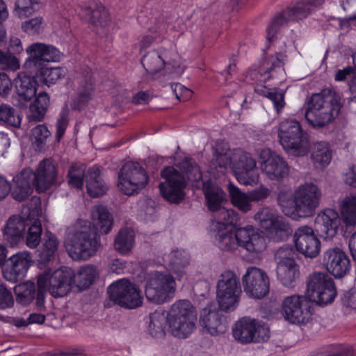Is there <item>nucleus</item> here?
Returning <instances> with one entry per match:
<instances>
[{"mask_svg":"<svg viewBox=\"0 0 356 356\" xmlns=\"http://www.w3.org/2000/svg\"><path fill=\"white\" fill-rule=\"evenodd\" d=\"M29 57L26 65H33L38 68V76L46 85L55 83L65 75V70L61 67H42V63L59 62L63 54L52 44L43 42H35L26 49Z\"/></svg>","mask_w":356,"mask_h":356,"instance_id":"nucleus-1","label":"nucleus"},{"mask_svg":"<svg viewBox=\"0 0 356 356\" xmlns=\"http://www.w3.org/2000/svg\"><path fill=\"white\" fill-rule=\"evenodd\" d=\"M321 191L316 185L305 183L300 186L292 197L285 200V194L278 195V203L284 215L293 220L310 216L319 204Z\"/></svg>","mask_w":356,"mask_h":356,"instance_id":"nucleus-2","label":"nucleus"},{"mask_svg":"<svg viewBox=\"0 0 356 356\" xmlns=\"http://www.w3.org/2000/svg\"><path fill=\"white\" fill-rule=\"evenodd\" d=\"M50 270L38 275V291L36 305L38 308L44 306V293L47 289L49 293L55 297H63L70 291L74 283V273L67 268L57 269L50 275Z\"/></svg>","mask_w":356,"mask_h":356,"instance_id":"nucleus-3","label":"nucleus"},{"mask_svg":"<svg viewBox=\"0 0 356 356\" xmlns=\"http://www.w3.org/2000/svg\"><path fill=\"white\" fill-rule=\"evenodd\" d=\"M99 237L88 225L76 227L67 234L65 242L69 255L76 261L87 260L95 255L100 247Z\"/></svg>","mask_w":356,"mask_h":356,"instance_id":"nucleus-4","label":"nucleus"},{"mask_svg":"<svg viewBox=\"0 0 356 356\" xmlns=\"http://www.w3.org/2000/svg\"><path fill=\"white\" fill-rule=\"evenodd\" d=\"M197 314L189 300H181L173 304L168 314L170 333L175 337L186 339L195 328Z\"/></svg>","mask_w":356,"mask_h":356,"instance_id":"nucleus-5","label":"nucleus"},{"mask_svg":"<svg viewBox=\"0 0 356 356\" xmlns=\"http://www.w3.org/2000/svg\"><path fill=\"white\" fill-rule=\"evenodd\" d=\"M278 136L283 148L296 156H304L309 150V135L300 123L296 120H286L279 127Z\"/></svg>","mask_w":356,"mask_h":356,"instance_id":"nucleus-6","label":"nucleus"},{"mask_svg":"<svg viewBox=\"0 0 356 356\" xmlns=\"http://www.w3.org/2000/svg\"><path fill=\"white\" fill-rule=\"evenodd\" d=\"M337 294L335 284L327 275L314 272L308 277L306 298L309 302L325 306L332 302Z\"/></svg>","mask_w":356,"mask_h":356,"instance_id":"nucleus-7","label":"nucleus"},{"mask_svg":"<svg viewBox=\"0 0 356 356\" xmlns=\"http://www.w3.org/2000/svg\"><path fill=\"white\" fill-rule=\"evenodd\" d=\"M323 0H300L294 5L277 13L268 26V44L270 43L279 29L289 21H297L307 17L314 8L321 6Z\"/></svg>","mask_w":356,"mask_h":356,"instance_id":"nucleus-8","label":"nucleus"},{"mask_svg":"<svg viewBox=\"0 0 356 356\" xmlns=\"http://www.w3.org/2000/svg\"><path fill=\"white\" fill-rule=\"evenodd\" d=\"M241 292L239 280L230 270L222 273L217 283V300L221 310L228 312L236 307Z\"/></svg>","mask_w":356,"mask_h":356,"instance_id":"nucleus-9","label":"nucleus"},{"mask_svg":"<svg viewBox=\"0 0 356 356\" xmlns=\"http://www.w3.org/2000/svg\"><path fill=\"white\" fill-rule=\"evenodd\" d=\"M148 182L145 169L137 162H128L118 173V187L125 195H131L143 189Z\"/></svg>","mask_w":356,"mask_h":356,"instance_id":"nucleus-10","label":"nucleus"},{"mask_svg":"<svg viewBox=\"0 0 356 356\" xmlns=\"http://www.w3.org/2000/svg\"><path fill=\"white\" fill-rule=\"evenodd\" d=\"M175 291V282L170 275L156 272L152 274L145 284V294L151 302L160 305L167 301Z\"/></svg>","mask_w":356,"mask_h":356,"instance_id":"nucleus-11","label":"nucleus"},{"mask_svg":"<svg viewBox=\"0 0 356 356\" xmlns=\"http://www.w3.org/2000/svg\"><path fill=\"white\" fill-rule=\"evenodd\" d=\"M108 293L112 301L125 308L135 309L143 303L140 290L127 280H120L110 285Z\"/></svg>","mask_w":356,"mask_h":356,"instance_id":"nucleus-12","label":"nucleus"},{"mask_svg":"<svg viewBox=\"0 0 356 356\" xmlns=\"http://www.w3.org/2000/svg\"><path fill=\"white\" fill-rule=\"evenodd\" d=\"M161 175L165 179V182L159 184L162 196L170 202H181L184 198V189L186 186L184 176L172 166L163 169Z\"/></svg>","mask_w":356,"mask_h":356,"instance_id":"nucleus-13","label":"nucleus"},{"mask_svg":"<svg viewBox=\"0 0 356 356\" xmlns=\"http://www.w3.org/2000/svg\"><path fill=\"white\" fill-rule=\"evenodd\" d=\"M232 334L234 338L241 343H259L264 341L267 329L264 322L243 317L235 323Z\"/></svg>","mask_w":356,"mask_h":356,"instance_id":"nucleus-14","label":"nucleus"},{"mask_svg":"<svg viewBox=\"0 0 356 356\" xmlns=\"http://www.w3.org/2000/svg\"><path fill=\"white\" fill-rule=\"evenodd\" d=\"M282 312L286 320L294 324H307L312 315L306 298L298 295L288 296L284 300Z\"/></svg>","mask_w":356,"mask_h":356,"instance_id":"nucleus-15","label":"nucleus"},{"mask_svg":"<svg viewBox=\"0 0 356 356\" xmlns=\"http://www.w3.org/2000/svg\"><path fill=\"white\" fill-rule=\"evenodd\" d=\"M291 252V248L282 247L275 254L276 257L281 259L277 266V279L286 287H293L300 275L298 265L295 259L290 257Z\"/></svg>","mask_w":356,"mask_h":356,"instance_id":"nucleus-16","label":"nucleus"},{"mask_svg":"<svg viewBox=\"0 0 356 356\" xmlns=\"http://www.w3.org/2000/svg\"><path fill=\"white\" fill-rule=\"evenodd\" d=\"M293 242L296 250L305 257L313 259L320 253L321 241L311 227H298L293 234Z\"/></svg>","mask_w":356,"mask_h":356,"instance_id":"nucleus-17","label":"nucleus"},{"mask_svg":"<svg viewBox=\"0 0 356 356\" xmlns=\"http://www.w3.org/2000/svg\"><path fill=\"white\" fill-rule=\"evenodd\" d=\"M323 264L327 272L336 278L343 277L350 269L349 257L339 248H330L325 252Z\"/></svg>","mask_w":356,"mask_h":356,"instance_id":"nucleus-18","label":"nucleus"},{"mask_svg":"<svg viewBox=\"0 0 356 356\" xmlns=\"http://www.w3.org/2000/svg\"><path fill=\"white\" fill-rule=\"evenodd\" d=\"M31 257L28 252H19L11 256L3 270L6 280L11 282L22 280L26 275L31 265Z\"/></svg>","mask_w":356,"mask_h":356,"instance_id":"nucleus-19","label":"nucleus"},{"mask_svg":"<svg viewBox=\"0 0 356 356\" xmlns=\"http://www.w3.org/2000/svg\"><path fill=\"white\" fill-rule=\"evenodd\" d=\"M33 174L36 191L44 193L57 181V165L51 159H44L39 163Z\"/></svg>","mask_w":356,"mask_h":356,"instance_id":"nucleus-20","label":"nucleus"},{"mask_svg":"<svg viewBox=\"0 0 356 356\" xmlns=\"http://www.w3.org/2000/svg\"><path fill=\"white\" fill-rule=\"evenodd\" d=\"M340 221L339 213L334 209L327 208L316 217L314 229L321 237L332 238L337 232Z\"/></svg>","mask_w":356,"mask_h":356,"instance_id":"nucleus-21","label":"nucleus"},{"mask_svg":"<svg viewBox=\"0 0 356 356\" xmlns=\"http://www.w3.org/2000/svg\"><path fill=\"white\" fill-rule=\"evenodd\" d=\"M237 248L241 247L249 252L260 253L266 248L265 238L256 232L252 226L241 227L234 232Z\"/></svg>","mask_w":356,"mask_h":356,"instance_id":"nucleus-22","label":"nucleus"},{"mask_svg":"<svg viewBox=\"0 0 356 356\" xmlns=\"http://www.w3.org/2000/svg\"><path fill=\"white\" fill-rule=\"evenodd\" d=\"M265 278L264 271L256 267L249 268L242 279L245 291L254 298H263L267 294Z\"/></svg>","mask_w":356,"mask_h":356,"instance_id":"nucleus-23","label":"nucleus"},{"mask_svg":"<svg viewBox=\"0 0 356 356\" xmlns=\"http://www.w3.org/2000/svg\"><path fill=\"white\" fill-rule=\"evenodd\" d=\"M353 62L356 68V53L353 56ZM348 86L351 97L347 99L343 98L342 95L334 89H323V94L325 96V102L328 104L330 111H341L343 108H347L348 105L356 104V78L351 79Z\"/></svg>","mask_w":356,"mask_h":356,"instance_id":"nucleus-24","label":"nucleus"},{"mask_svg":"<svg viewBox=\"0 0 356 356\" xmlns=\"http://www.w3.org/2000/svg\"><path fill=\"white\" fill-rule=\"evenodd\" d=\"M95 88L90 72L80 81L78 94L72 97L66 104L68 110L81 111L85 110L94 95Z\"/></svg>","mask_w":356,"mask_h":356,"instance_id":"nucleus-25","label":"nucleus"},{"mask_svg":"<svg viewBox=\"0 0 356 356\" xmlns=\"http://www.w3.org/2000/svg\"><path fill=\"white\" fill-rule=\"evenodd\" d=\"M26 220L18 215L10 216L2 227L3 240L10 246L18 245L24 241Z\"/></svg>","mask_w":356,"mask_h":356,"instance_id":"nucleus-26","label":"nucleus"},{"mask_svg":"<svg viewBox=\"0 0 356 356\" xmlns=\"http://www.w3.org/2000/svg\"><path fill=\"white\" fill-rule=\"evenodd\" d=\"M15 186L12 191L13 197L22 202L26 200L35 188V176L31 169H24L13 178Z\"/></svg>","mask_w":356,"mask_h":356,"instance_id":"nucleus-27","label":"nucleus"},{"mask_svg":"<svg viewBox=\"0 0 356 356\" xmlns=\"http://www.w3.org/2000/svg\"><path fill=\"white\" fill-rule=\"evenodd\" d=\"M200 323L213 336L225 333L227 330L226 322L221 312L213 310L209 306L202 309Z\"/></svg>","mask_w":356,"mask_h":356,"instance_id":"nucleus-28","label":"nucleus"},{"mask_svg":"<svg viewBox=\"0 0 356 356\" xmlns=\"http://www.w3.org/2000/svg\"><path fill=\"white\" fill-rule=\"evenodd\" d=\"M268 241L274 242L284 241L291 235L292 229L286 220L280 216L268 214Z\"/></svg>","mask_w":356,"mask_h":356,"instance_id":"nucleus-29","label":"nucleus"},{"mask_svg":"<svg viewBox=\"0 0 356 356\" xmlns=\"http://www.w3.org/2000/svg\"><path fill=\"white\" fill-rule=\"evenodd\" d=\"M86 182L88 193L92 197L104 195L108 188L99 168L95 165L88 169L86 175Z\"/></svg>","mask_w":356,"mask_h":356,"instance_id":"nucleus-30","label":"nucleus"},{"mask_svg":"<svg viewBox=\"0 0 356 356\" xmlns=\"http://www.w3.org/2000/svg\"><path fill=\"white\" fill-rule=\"evenodd\" d=\"M82 11L83 15L95 26L104 28L111 22L109 15L102 3L91 2L86 5Z\"/></svg>","mask_w":356,"mask_h":356,"instance_id":"nucleus-31","label":"nucleus"},{"mask_svg":"<svg viewBox=\"0 0 356 356\" xmlns=\"http://www.w3.org/2000/svg\"><path fill=\"white\" fill-rule=\"evenodd\" d=\"M142 65L147 73L153 75L163 69L165 65H170L175 67V65L170 60H167L164 54L153 50L144 55L141 60Z\"/></svg>","mask_w":356,"mask_h":356,"instance_id":"nucleus-32","label":"nucleus"},{"mask_svg":"<svg viewBox=\"0 0 356 356\" xmlns=\"http://www.w3.org/2000/svg\"><path fill=\"white\" fill-rule=\"evenodd\" d=\"M37 86V81L33 77L19 74L15 79L16 92L20 99L18 102H29L36 94Z\"/></svg>","mask_w":356,"mask_h":356,"instance_id":"nucleus-33","label":"nucleus"},{"mask_svg":"<svg viewBox=\"0 0 356 356\" xmlns=\"http://www.w3.org/2000/svg\"><path fill=\"white\" fill-rule=\"evenodd\" d=\"M289 172L287 162L268 148V179H282Z\"/></svg>","mask_w":356,"mask_h":356,"instance_id":"nucleus-34","label":"nucleus"},{"mask_svg":"<svg viewBox=\"0 0 356 356\" xmlns=\"http://www.w3.org/2000/svg\"><path fill=\"white\" fill-rule=\"evenodd\" d=\"M93 225L96 230L102 234H108L113 225V218L107 208L102 205H96L92 211Z\"/></svg>","mask_w":356,"mask_h":356,"instance_id":"nucleus-35","label":"nucleus"},{"mask_svg":"<svg viewBox=\"0 0 356 356\" xmlns=\"http://www.w3.org/2000/svg\"><path fill=\"white\" fill-rule=\"evenodd\" d=\"M267 68L264 65L250 70L243 79L248 83H255L254 91L258 95L267 97V88L265 83L267 80Z\"/></svg>","mask_w":356,"mask_h":356,"instance_id":"nucleus-36","label":"nucleus"},{"mask_svg":"<svg viewBox=\"0 0 356 356\" xmlns=\"http://www.w3.org/2000/svg\"><path fill=\"white\" fill-rule=\"evenodd\" d=\"M211 231L228 229V226L234 225L238 220V214L233 209H227L225 207L220 208L213 214Z\"/></svg>","mask_w":356,"mask_h":356,"instance_id":"nucleus-37","label":"nucleus"},{"mask_svg":"<svg viewBox=\"0 0 356 356\" xmlns=\"http://www.w3.org/2000/svg\"><path fill=\"white\" fill-rule=\"evenodd\" d=\"M189 256L184 250H174L170 254V266L172 272L179 279L186 273L189 265Z\"/></svg>","mask_w":356,"mask_h":356,"instance_id":"nucleus-38","label":"nucleus"},{"mask_svg":"<svg viewBox=\"0 0 356 356\" xmlns=\"http://www.w3.org/2000/svg\"><path fill=\"white\" fill-rule=\"evenodd\" d=\"M59 242L57 237L49 232L44 235V242L39 250V261L47 263L54 259L55 254L58 250Z\"/></svg>","mask_w":356,"mask_h":356,"instance_id":"nucleus-39","label":"nucleus"},{"mask_svg":"<svg viewBox=\"0 0 356 356\" xmlns=\"http://www.w3.org/2000/svg\"><path fill=\"white\" fill-rule=\"evenodd\" d=\"M216 245L222 251L233 252L237 249L235 234L228 229L213 231Z\"/></svg>","mask_w":356,"mask_h":356,"instance_id":"nucleus-40","label":"nucleus"},{"mask_svg":"<svg viewBox=\"0 0 356 356\" xmlns=\"http://www.w3.org/2000/svg\"><path fill=\"white\" fill-rule=\"evenodd\" d=\"M227 188L234 206L243 213H247L252 209V206L248 194L241 191L238 187L232 183L228 184Z\"/></svg>","mask_w":356,"mask_h":356,"instance_id":"nucleus-41","label":"nucleus"},{"mask_svg":"<svg viewBox=\"0 0 356 356\" xmlns=\"http://www.w3.org/2000/svg\"><path fill=\"white\" fill-rule=\"evenodd\" d=\"M312 158L314 162L321 167L324 168L329 165L332 158V153L328 143L321 141L315 143Z\"/></svg>","mask_w":356,"mask_h":356,"instance_id":"nucleus-42","label":"nucleus"},{"mask_svg":"<svg viewBox=\"0 0 356 356\" xmlns=\"http://www.w3.org/2000/svg\"><path fill=\"white\" fill-rule=\"evenodd\" d=\"M14 292L18 303L27 305L35 297V285L33 282H26L15 286Z\"/></svg>","mask_w":356,"mask_h":356,"instance_id":"nucleus-43","label":"nucleus"},{"mask_svg":"<svg viewBox=\"0 0 356 356\" xmlns=\"http://www.w3.org/2000/svg\"><path fill=\"white\" fill-rule=\"evenodd\" d=\"M232 168L234 173L236 174L243 169L256 167L254 160L249 154L241 149H234L232 152Z\"/></svg>","mask_w":356,"mask_h":356,"instance_id":"nucleus-44","label":"nucleus"},{"mask_svg":"<svg viewBox=\"0 0 356 356\" xmlns=\"http://www.w3.org/2000/svg\"><path fill=\"white\" fill-rule=\"evenodd\" d=\"M134 234L130 229H121L115 238V249L122 253L127 254L134 246Z\"/></svg>","mask_w":356,"mask_h":356,"instance_id":"nucleus-45","label":"nucleus"},{"mask_svg":"<svg viewBox=\"0 0 356 356\" xmlns=\"http://www.w3.org/2000/svg\"><path fill=\"white\" fill-rule=\"evenodd\" d=\"M149 332L154 338L161 339L165 334V327L168 323V316L160 312H154L149 316Z\"/></svg>","mask_w":356,"mask_h":356,"instance_id":"nucleus-46","label":"nucleus"},{"mask_svg":"<svg viewBox=\"0 0 356 356\" xmlns=\"http://www.w3.org/2000/svg\"><path fill=\"white\" fill-rule=\"evenodd\" d=\"M341 213L346 225H356V195L348 197L343 200Z\"/></svg>","mask_w":356,"mask_h":356,"instance_id":"nucleus-47","label":"nucleus"},{"mask_svg":"<svg viewBox=\"0 0 356 356\" xmlns=\"http://www.w3.org/2000/svg\"><path fill=\"white\" fill-rule=\"evenodd\" d=\"M97 275L96 268L88 265L81 268L76 275L74 274V282L76 280L79 288L86 289L93 283Z\"/></svg>","mask_w":356,"mask_h":356,"instance_id":"nucleus-48","label":"nucleus"},{"mask_svg":"<svg viewBox=\"0 0 356 356\" xmlns=\"http://www.w3.org/2000/svg\"><path fill=\"white\" fill-rule=\"evenodd\" d=\"M86 175L84 165L77 163L71 165L67 172L69 185L78 189L82 188Z\"/></svg>","mask_w":356,"mask_h":356,"instance_id":"nucleus-49","label":"nucleus"},{"mask_svg":"<svg viewBox=\"0 0 356 356\" xmlns=\"http://www.w3.org/2000/svg\"><path fill=\"white\" fill-rule=\"evenodd\" d=\"M40 9L38 0H17L15 6L16 15L20 18H26L33 15Z\"/></svg>","mask_w":356,"mask_h":356,"instance_id":"nucleus-50","label":"nucleus"},{"mask_svg":"<svg viewBox=\"0 0 356 356\" xmlns=\"http://www.w3.org/2000/svg\"><path fill=\"white\" fill-rule=\"evenodd\" d=\"M305 118L309 125L313 128L318 129L321 128L330 122L334 119V113H303Z\"/></svg>","mask_w":356,"mask_h":356,"instance_id":"nucleus-51","label":"nucleus"},{"mask_svg":"<svg viewBox=\"0 0 356 356\" xmlns=\"http://www.w3.org/2000/svg\"><path fill=\"white\" fill-rule=\"evenodd\" d=\"M42 228L40 220L34 221L28 228L25 238L26 245L30 248H35L41 241Z\"/></svg>","mask_w":356,"mask_h":356,"instance_id":"nucleus-52","label":"nucleus"},{"mask_svg":"<svg viewBox=\"0 0 356 356\" xmlns=\"http://www.w3.org/2000/svg\"><path fill=\"white\" fill-rule=\"evenodd\" d=\"M187 179L191 181H198L202 179V174L197 163L192 159L185 158L180 163Z\"/></svg>","mask_w":356,"mask_h":356,"instance_id":"nucleus-53","label":"nucleus"},{"mask_svg":"<svg viewBox=\"0 0 356 356\" xmlns=\"http://www.w3.org/2000/svg\"><path fill=\"white\" fill-rule=\"evenodd\" d=\"M187 179L191 181H198L202 179V174L197 163L192 159L185 158L180 163Z\"/></svg>","mask_w":356,"mask_h":356,"instance_id":"nucleus-54","label":"nucleus"},{"mask_svg":"<svg viewBox=\"0 0 356 356\" xmlns=\"http://www.w3.org/2000/svg\"><path fill=\"white\" fill-rule=\"evenodd\" d=\"M204 195L207 200L208 208L213 211V214L217 212L222 207L223 197L222 193L218 189L204 188Z\"/></svg>","mask_w":356,"mask_h":356,"instance_id":"nucleus-55","label":"nucleus"},{"mask_svg":"<svg viewBox=\"0 0 356 356\" xmlns=\"http://www.w3.org/2000/svg\"><path fill=\"white\" fill-rule=\"evenodd\" d=\"M45 26L42 17L38 16L22 22L21 28L27 34L35 35L41 33Z\"/></svg>","mask_w":356,"mask_h":356,"instance_id":"nucleus-56","label":"nucleus"},{"mask_svg":"<svg viewBox=\"0 0 356 356\" xmlns=\"http://www.w3.org/2000/svg\"><path fill=\"white\" fill-rule=\"evenodd\" d=\"M50 135V131L44 124H38L33 129V143L38 149L40 150L43 147Z\"/></svg>","mask_w":356,"mask_h":356,"instance_id":"nucleus-57","label":"nucleus"},{"mask_svg":"<svg viewBox=\"0 0 356 356\" xmlns=\"http://www.w3.org/2000/svg\"><path fill=\"white\" fill-rule=\"evenodd\" d=\"M238 181L243 185H253L258 182L259 175L255 167L243 169L234 174Z\"/></svg>","mask_w":356,"mask_h":356,"instance_id":"nucleus-58","label":"nucleus"},{"mask_svg":"<svg viewBox=\"0 0 356 356\" xmlns=\"http://www.w3.org/2000/svg\"><path fill=\"white\" fill-rule=\"evenodd\" d=\"M19 67V61L15 56L0 49V70L16 71Z\"/></svg>","mask_w":356,"mask_h":356,"instance_id":"nucleus-59","label":"nucleus"},{"mask_svg":"<svg viewBox=\"0 0 356 356\" xmlns=\"http://www.w3.org/2000/svg\"><path fill=\"white\" fill-rule=\"evenodd\" d=\"M232 152H216L215 158L212 160L211 165L220 172H224L227 166H232Z\"/></svg>","mask_w":356,"mask_h":356,"instance_id":"nucleus-60","label":"nucleus"},{"mask_svg":"<svg viewBox=\"0 0 356 356\" xmlns=\"http://www.w3.org/2000/svg\"><path fill=\"white\" fill-rule=\"evenodd\" d=\"M285 92L279 88H268V99H270L274 106L275 111H281L284 106Z\"/></svg>","mask_w":356,"mask_h":356,"instance_id":"nucleus-61","label":"nucleus"},{"mask_svg":"<svg viewBox=\"0 0 356 356\" xmlns=\"http://www.w3.org/2000/svg\"><path fill=\"white\" fill-rule=\"evenodd\" d=\"M50 104L48 95L44 92H40L35 99L30 105V111H47Z\"/></svg>","mask_w":356,"mask_h":356,"instance_id":"nucleus-62","label":"nucleus"},{"mask_svg":"<svg viewBox=\"0 0 356 356\" xmlns=\"http://www.w3.org/2000/svg\"><path fill=\"white\" fill-rule=\"evenodd\" d=\"M325 97L323 90L319 93L313 94L307 102L305 111H319L326 103Z\"/></svg>","mask_w":356,"mask_h":356,"instance_id":"nucleus-63","label":"nucleus"},{"mask_svg":"<svg viewBox=\"0 0 356 356\" xmlns=\"http://www.w3.org/2000/svg\"><path fill=\"white\" fill-rule=\"evenodd\" d=\"M13 305L14 298L11 291L0 281V309L11 308Z\"/></svg>","mask_w":356,"mask_h":356,"instance_id":"nucleus-64","label":"nucleus"}]
</instances>
